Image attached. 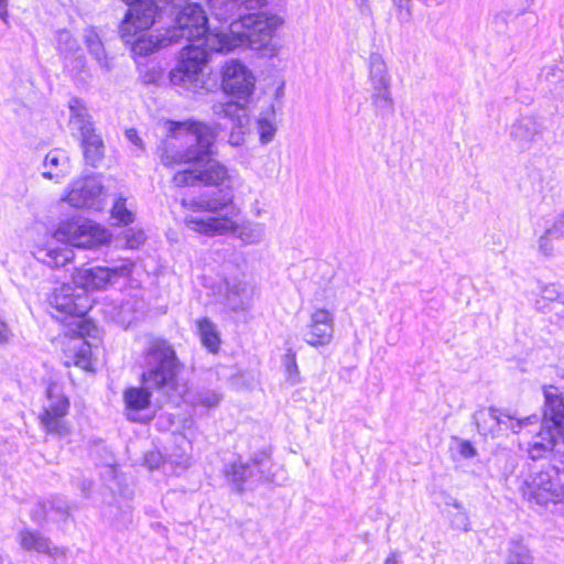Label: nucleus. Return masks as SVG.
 I'll return each mask as SVG.
<instances>
[{"instance_id":"nucleus-55","label":"nucleus","mask_w":564,"mask_h":564,"mask_svg":"<svg viewBox=\"0 0 564 564\" xmlns=\"http://www.w3.org/2000/svg\"><path fill=\"white\" fill-rule=\"evenodd\" d=\"M161 77H162V72H154L152 75L149 76L148 82L155 83Z\"/></svg>"},{"instance_id":"nucleus-2","label":"nucleus","mask_w":564,"mask_h":564,"mask_svg":"<svg viewBox=\"0 0 564 564\" xmlns=\"http://www.w3.org/2000/svg\"><path fill=\"white\" fill-rule=\"evenodd\" d=\"M166 6L180 9L175 18L174 26L167 32V36L149 34L143 35V54L158 48L178 43L181 40L189 42L199 41L200 45L191 44L182 48L177 66L171 72V80L193 91L205 88L206 79L204 69L213 53L207 44V35L219 28H207V15L202 6L188 3L187 0H143V29L151 26L159 11ZM220 30H223L220 28Z\"/></svg>"},{"instance_id":"nucleus-39","label":"nucleus","mask_w":564,"mask_h":564,"mask_svg":"<svg viewBox=\"0 0 564 564\" xmlns=\"http://www.w3.org/2000/svg\"><path fill=\"white\" fill-rule=\"evenodd\" d=\"M170 463L182 470L186 469L191 465V456L187 451L177 448L174 453L170 455Z\"/></svg>"},{"instance_id":"nucleus-53","label":"nucleus","mask_w":564,"mask_h":564,"mask_svg":"<svg viewBox=\"0 0 564 564\" xmlns=\"http://www.w3.org/2000/svg\"><path fill=\"white\" fill-rule=\"evenodd\" d=\"M127 138L132 141L133 143H137L139 140L138 131L135 129H129L126 131Z\"/></svg>"},{"instance_id":"nucleus-15","label":"nucleus","mask_w":564,"mask_h":564,"mask_svg":"<svg viewBox=\"0 0 564 564\" xmlns=\"http://www.w3.org/2000/svg\"><path fill=\"white\" fill-rule=\"evenodd\" d=\"M544 417L557 429L564 420V401L555 386H543Z\"/></svg>"},{"instance_id":"nucleus-8","label":"nucleus","mask_w":564,"mask_h":564,"mask_svg":"<svg viewBox=\"0 0 564 564\" xmlns=\"http://www.w3.org/2000/svg\"><path fill=\"white\" fill-rule=\"evenodd\" d=\"M257 78L252 69L242 61L230 58L220 67V85L223 91L247 104L256 91Z\"/></svg>"},{"instance_id":"nucleus-30","label":"nucleus","mask_w":564,"mask_h":564,"mask_svg":"<svg viewBox=\"0 0 564 564\" xmlns=\"http://www.w3.org/2000/svg\"><path fill=\"white\" fill-rule=\"evenodd\" d=\"M195 406L215 408L219 404L221 395L215 390H199L191 399H185Z\"/></svg>"},{"instance_id":"nucleus-20","label":"nucleus","mask_w":564,"mask_h":564,"mask_svg":"<svg viewBox=\"0 0 564 564\" xmlns=\"http://www.w3.org/2000/svg\"><path fill=\"white\" fill-rule=\"evenodd\" d=\"M82 147L88 164L96 166L102 160L105 145L99 134L94 132L82 138Z\"/></svg>"},{"instance_id":"nucleus-19","label":"nucleus","mask_w":564,"mask_h":564,"mask_svg":"<svg viewBox=\"0 0 564 564\" xmlns=\"http://www.w3.org/2000/svg\"><path fill=\"white\" fill-rule=\"evenodd\" d=\"M200 341L210 352L216 354L220 346V336L217 326L207 317L196 322Z\"/></svg>"},{"instance_id":"nucleus-45","label":"nucleus","mask_w":564,"mask_h":564,"mask_svg":"<svg viewBox=\"0 0 564 564\" xmlns=\"http://www.w3.org/2000/svg\"><path fill=\"white\" fill-rule=\"evenodd\" d=\"M124 237L127 248L138 249L141 246V238L139 234L133 232L131 229L126 231Z\"/></svg>"},{"instance_id":"nucleus-28","label":"nucleus","mask_w":564,"mask_h":564,"mask_svg":"<svg viewBox=\"0 0 564 564\" xmlns=\"http://www.w3.org/2000/svg\"><path fill=\"white\" fill-rule=\"evenodd\" d=\"M506 564H533V556L528 546L522 543L514 542L508 550Z\"/></svg>"},{"instance_id":"nucleus-63","label":"nucleus","mask_w":564,"mask_h":564,"mask_svg":"<svg viewBox=\"0 0 564 564\" xmlns=\"http://www.w3.org/2000/svg\"><path fill=\"white\" fill-rule=\"evenodd\" d=\"M563 377H564V375H563Z\"/></svg>"},{"instance_id":"nucleus-60","label":"nucleus","mask_w":564,"mask_h":564,"mask_svg":"<svg viewBox=\"0 0 564 564\" xmlns=\"http://www.w3.org/2000/svg\"><path fill=\"white\" fill-rule=\"evenodd\" d=\"M61 36H66V37H68V36H69V34H68L67 32H63V33H61Z\"/></svg>"},{"instance_id":"nucleus-58","label":"nucleus","mask_w":564,"mask_h":564,"mask_svg":"<svg viewBox=\"0 0 564 564\" xmlns=\"http://www.w3.org/2000/svg\"><path fill=\"white\" fill-rule=\"evenodd\" d=\"M284 94V90H283V86H280L278 89H276V96L278 97H282Z\"/></svg>"},{"instance_id":"nucleus-4","label":"nucleus","mask_w":564,"mask_h":564,"mask_svg":"<svg viewBox=\"0 0 564 564\" xmlns=\"http://www.w3.org/2000/svg\"><path fill=\"white\" fill-rule=\"evenodd\" d=\"M283 19L265 12L247 14L230 23L225 30H214L206 39L212 52L229 53L241 46L261 48L270 43Z\"/></svg>"},{"instance_id":"nucleus-62","label":"nucleus","mask_w":564,"mask_h":564,"mask_svg":"<svg viewBox=\"0 0 564 564\" xmlns=\"http://www.w3.org/2000/svg\"><path fill=\"white\" fill-rule=\"evenodd\" d=\"M560 301L564 303V295L560 297Z\"/></svg>"},{"instance_id":"nucleus-7","label":"nucleus","mask_w":564,"mask_h":564,"mask_svg":"<svg viewBox=\"0 0 564 564\" xmlns=\"http://www.w3.org/2000/svg\"><path fill=\"white\" fill-rule=\"evenodd\" d=\"M53 237L61 242L82 249H97L112 240L109 229L90 219L73 218L62 221Z\"/></svg>"},{"instance_id":"nucleus-22","label":"nucleus","mask_w":564,"mask_h":564,"mask_svg":"<svg viewBox=\"0 0 564 564\" xmlns=\"http://www.w3.org/2000/svg\"><path fill=\"white\" fill-rule=\"evenodd\" d=\"M369 79L373 88L390 86L388 67L380 55H371L369 61Z\"/></svg>"},{"instance_id":"nucleus-52","label":"nucleus","mask_w":564,"mask_h":564,"mask_svg":"<svg viewBox=\"0 0 564 564\" xmlns=\"http://www.w3.org/2000/svg\"><path fill=\"white\" fill-rule=\"evenodd\" d=\"M227 106V101L226 102H216L213 105L212 109H213V112L218 116V117H221V115L224 113L225 111V108Z\"/></svg>"},{"instance_id":"nucleus-6","label":"nucleus","mask_w":564,"mask_h":564,"mask_svg":"<svg viewBox=\"0 0 564 564\" xmlns=\"http://www.w3.org/2000/svg\"><path fill=\"white\" fill-rule=\"evenodd\" d=\"M148 364L151 366L143 382H149L158 389L165 388L185 399L186 388L180 383V372L183 364L177 359L175 350L164 339H152L148 347Z\"/></svg>"},{"instance_id":"nucleus-9","label":"nucleus","mask_w":564,"mask_h":564,"mask_svg":"<svg viewBox=\"0 0 564 564\" xmlns=\"http://www.w3.org/2000/svg\"><path fill=\"white\" fill-rule=\"evenodd\" d=\"M557 473L539 471L529 475L520 487V492L529 503L545 507L557 503L564 497V486Z\"/></svg>"},{"instance_id":"nucleus-5","label":"nucleus","mask_w":564,"mask_h":564,"mask_svg":"<svg viewBox=\"0 0 564 564\" xmlns=\"http://www.w3.org/2000/svg\"><path fill=\"white\" fill-rule=\"evenodd\" d=\"M226 213L218 212L205 219H195L189 229L193 232L206 237L235 236L242 245H259L265 239V225L251 220L239 223L237 216L239 209L228 207Z\"/></svg>"},{"instance_id":"nucleus-47","label":"nucleus","mask_w":564,"mask_h":564,"mask_svg":"<svg viewBox=\"0 0 564 564\" xmlns=\"http://www.w3.org/2000/svg\"><path fill=\"white\" fill-rule=\"evenodd\" d=\"M459 454L466 458L474 457L476 455V449L468 441H463L459 444Z\"/></svg>"},{"instance_id":"nucleus-13","label":"nucleus","mask_w":564,"mask_h":564,"mask_svg":"<svg viewBox=\"0 0 564 564\" xmlns=\"http://www.w3.org/2000/svg\"><path fill=\"white\" fill-rule=\"evenodd\" d=\"M334 332V313L329 310L317 307L310 315V321L303 332V339L313 347L327 346L333 340Z\"/></svg>"},{"instance_id":"nucleus-38","label":"nucleus","mask_w":564,"mask_h":564,"mask_svg":"<svg viewBox=\"0 0 564 564\" xmlns=\"http://www.w3.org/2000/svg\"><path fill=\"white\" fill-rule=\"evenodd\" d=\"M372 102L378 108H390L393 104L390 86L373 88Z\"/></svg>"},{"instance_id":"nucleus-54","label":"nucleus","mask_w":564,"mask_h":564,"mask_svg":"<svg viewBox=\"0 0 564 564\" xmlns=\"http://www.w3.org/2000/svg\"><path fill=\"white\" fill-rule=\"evenodd\" d=\"M383 564H399V557L397 553L390 554Z\"/></svg>"},{"instance_id":"nucleus-48","label":"nucleus","mask_w":564,"mask_h":564,"mask_svg":"<svg viewBox=\"0 0 564 564\" xmlns=\"http://www.w3.org/2000/svg\"><path fill=\"white\" fill-rule=\"evenodd\" d=\"M453 524L456 528L463 529L465 531L468 530V518L464 512H459L453 519Z\"/></svg>"},{"instance_id":"nucleus-16","label":"nucleus","mask_w":564,"mask_h":564,"mask_svg":"<svg viewBox=\"0 0 564 564\" xmlns=\"http://www.w3.org/2000/svg\"><path fill=\"white\" fill-rule=\"evenodd\" d=\"M19 542L22 549L29 552L33 551L36 553L47 554L50 556H57L63 554V552L57 546L52 545L47 538L35 531H21L19 533Z\"/></svg>"},{"instance_id":"nucleus-11","label":"nucleus","mask_w":564,"mask_h":564,"mask_svg":"<svg viewBox=\"0 0 564 564\" xmlns=\"http://www.w3.org/2000/svg\"><path fill=\"white\" fill-rule=\"evenodd\" d=\"M75 208L101 209L104 206V186L95 176H87L72 182L62 198Z\"/></svg>"},{"instance_id":"nucleus-26","label":"nucleus","mask_w":564,"mask_h":564,"mask_svg":"<svg viewBox=\"0 0 564 564\" xmlns=\"http://www.w3.org/2000/svg\"><path fill=\"white\" fill-rule=\"evenodd\" d=\"M538 437L540 440L534 441L530 448V455L533 459L541 457L545 452L552 451L555 445L553 432L550 426L543 429Z\"/></svg>"},{"instance_id":"nucleus-50","label":"nucleus","mask_w":564,"mask_h":564,"mask_svg":"<svg viewBox=\"0 0 564 564\" xmlns=\"http://www.w3.org/2000/svg\"><path fill=\"white\" fill-rule=\"evenodd\" d=\"M0 19L6 24L9 23L8 0H0Z\"/></svg>"},{"instance_id":"nucleus-34","label":"nucleus","mask_w":564,"mask_h":564,"mask_svg":"<svg viewBox=\"0 0 564 564\" xmlns=\"http://www.w3.org/2000/svg\"><path fill=\"white\" fill-rule=\"evenodd\" d=\"M541 77L551 85H564V61L543 67Z\"/></svg>"},{"instance_id":"nucleus-24","label":"nucleus","mask_w":564,"mask_h":564,"mask_svg":"<svg viewBox=\"0 0 564 564\" xmlns=\"http://www.w3.org/2000/svg\"><path fill=\"white\" fill-rule=\"evenodd\" d=\"M84 42L98 64L102 67H108L105 47L95 28H87L84 31Z\"/></svg>"},{"instance_id":"nucleus-3","label":"nucleus","mask_w":564,"mask_h":564,"mask_svg":"<svg viewBox=\"0 0 564 564\" xmlns=\"http://www.w3.org/2000/svg\"><path fill=\"white\" fill-rule=\"evenodd\" d=\"M50 305L57 312L76 318L75 329L77 337L69 339L64 350L66 367L76 366L86 371H94L91 359V347L85 340L86 336H91L96 332L93 322L85 318L87 312L91 308V300L85 290L70 284H62L55 288L50 296Z\"/></svg>"},{"instance_id":"nucleus-17","label":"nucleus","mask_w":564,"mask_h":564,"mask_svg":"<svg viewBox=\"0 0 564 564\" xmlns=\"http://www.w3.org/2000/svg\"><path fill=\"white\" fill-rule=\"evenodd\" d=\"M44 167L42 176L48 180L59 182L70 172V162L67 154L59 150L50 151L44 159Z\"/></svg>"},{"instance_id":"nucleus-32","label":"nucleus","mask_w":564,"mask_h":564,"mask_svg":"<svg viewBox=\"0 0 564 564\" xmlns=\"http://www.w3.org/2000/svg\"><path fill=\"white\" fill-rule=\"evenodd\" d=\"M282 362L286 381L292 386L300 383L301 375L296 362V355L292 349L284 354Z\"/></svg>"},{"instance_id":"nucleus-1","label":"nucleus","mask_w":564,"mask_h":564,"mask_svg":"<svg viewBox=\"0 0 564 564\" xmlns=\"http://www.w3.org/2000/svg\"><path fill=\"white\" fill-rule=\"evenodd\" d=\"M169 149L162 160L165 165L188 164L176 172L173 183L184 186H212L217 193L205 197L183 198L184 224L192 229L195 219L226 210L235 202V175L218 160L210 159L217 138L215 128L194 119L166 122Z\"/></svg>"},{"instance_id":"nucleus-49","label":"nucleus","mask_w":564,"mask_h":564,"mask_svg":"<svg viewBox=\"0 0 564 564\" xmlns=\"http://www.w3.org/2000/svg\"><path fill=\"white\" fill-rule=\"evenodd\" d=\"M129 313H130V307L129 306H122L120 312H119V314H118L119 322L122 325H124V326H129L132 323L133 318L127 316Z\"/></svg>"},{"instance_id":"nucleus-35","label":"nucleus","mask_w":564,"mask_h":564,"mask_svg":"<svg viewBox=\"0 0 564 564\" xmlns=\"http://www.w3.org/2000/svg\"><path fill=\"white\" fill-rule=\"evenodd\" d=\"M395 18L400 24L409 23L413 15L412 0H391Z\"/></svg>"},{"instance_id":"nucleus-14","label":"nucleus","mask_w":564,"mask_h":564,"mask_svg":"<svg viewBox=\"0 0 564 564\" xmlns=\"http://www.w3.org/2000/svg\"><path fill=\"white\" fill-rule=\"evenodd\" d=\"M120 36L124 44L130 46L131 54L137 61V56L141 54L139 51V44L141 42L140 7L131 8L127 11L120 25Z\"/></svg>"},{"instance_id":"nucleus-57","label":"nucleus","mask_w":564,"mask_h":564,"mask_svg":"<svg viewBox=\"0 0 564 564\" xmlns=\"http://www.w3.org/2000/svg\"><path fill=\"white\" fill-rule=\"evenodd\" d=\"M140 1L141 0H122V2H124L127 6H129L130 9L139 7Z\"/></svg>"},{"instance_id":"nucleus-56","label":"nucleus","mask_w":564,"mask_h":564,"mask_svg":"<svg viewBox=\"0 0 564 564\" xmlns=\"http://www.w3.org/2000/svg\"><path fill=\"white\" fill-rule=\"evenodd\" d=\"M149 393L147 392L145 388H143V399H142V402H143V410L150 404V400H149Z\"/></svg>"},{"instance_id":"nucleus-23","label":"nucleus","mask_w":564,"mask_h":564,"mask_svg":"<svg viewBox=\"0 0 564 564\" xmlns=\"http://www.w3.org/2000/svg\"><path fill=\"white\" fill-rule=\"evenodd\" d=\"M37 258L50 267H64L74 258L70 248L42 249L39 251Z\"/></svg>"},{"instance_id":"nucleus-59","label":"nucleus","mask_w":564,"mask_h":564,"mask_svg":"<svg viewBox=\"0 0 564 564\" xmlns=\"http://www.w3.org/2000/svg\"><path fill=\"white\" fill-rule=\"evenodd\" d=\"M253 214H254L257 217H260V216L262 215V209H260V208H256V209L253 210Z\"/></svg>"},{"instance_id":"nucleus-61","label":"nucleus","mask_w":564,"mask_h":564,"mask_svg":"<svg viewBox=\"0 0 564 564\" xmlns=\"http://www.w3.org/2000/svg\"><path fill=\"white\" fill-rule=\"evenodd\" d=\"M492 427H490L488 431H486V427H482V431H485V433H489V431L491 430Z\"/></svg>"},{"instance_id":"nucleus-37","label":"nucleus","mask_w":564,"mask_h":564,"mask_svg":"<svg viewBox=\"0 0 564 564\" xmlns=\"http://www.w3.org/2000/svg\"><path fill=\"white\" fill-rule=\"evenodd\" d=\"M531 122L527 119L518 121L512 127L511 135L514 140L521 144L529 142L532 139V132L530 130Z\"/></svg>"},{"instance_id":"nucleus-41","label":"nucleus","mask_w":564,"mask_h":564,"mask_svg":"<svg viewBox=\"0 0 564 564\" xmlns=\"http://www.w3.org/2000/svg\"><path fill=\"white\" fill-rule=\"evenodd\" d=\"M555 240L552 236L547 235V230L540 237L539 239V250L544 256H551L553 253L554 247L552 241Z\"/></svg>"},{"instance_id":"nucleus-44","label":"nucleus","mask_w":564,"mask_h":564,"mask_svg":"<svg viewBox=\"0 0 564 564\" xmlns=\"http://www.w3.org/2000/svg\"><path fill=\"white\" fill-rule=\"evenodd\" d=\"M536 421V416L533 415V416H528V417H524V419H517V417H513V422L512 424H510V429L513 433H519L524 426L529 425L532 423V421Z\"/></svg>"},{"instance_id":"nucleus-43","label":"nucleus","mask_w":564,"mask_h":564,"mask_svg":"<svg viewBox=\"0 0 564 564\" xmlns=\"http://www.w3.org/2000/svg\"><path fill=\"white\" fill-rule=\"evenodd\" d=\"M143 462L150 469H154L159 468L164 463V458L160 452H150L145 455Z\"/></svg>"},{"instance_id":"nucleus-12","label":"nucleus","mask_w":564,"mask_h":564,"mask_svg":"<svg viewBox=\"0 0 564 564\" xmlns=\"http://www.w3.org/2000/svg\"><path fill=\"white\" fill-rule=\"evenodd\" d=\"M130 272L128 265L79 268L73 273L72 280L75 286L88 294L89 290H102L119 276L128 275Z\"/></svg>"},{"instance_id":"nucleus-36","label":"nucleus","mask_w":564,"mask_h":564,"mask_svg":"<svg viewBox=\"0 0 564 564\" xmlns=\"http://www.w3.org/2000/svg\"><path fill=\"white\" fill-rule=\"evenodd\" d=\"M111 216L118 224L128 225L133 221V214L127 208L126 200L119 198L111 209Z\"/></svg>"},{"instance_id":"nucleus-27","label":"nucleus","mask_w":564,"mask_h":564,"mask_svg":"<svg viewBox=\"0 0 564 564\" xmlns=\"http://www.w3.org/2000/svg\"><path fill=\"white\" fill-rule=\"evenodd\" d=\"M252 470L249 464L240 460L234 462L226 468V477L236 485L238 490H241L242 482L251 477Z\"/></svg>"},{"instance_id":"nucleus-31","label":"nucleus","mask_w":564,"mask_h":564,"mask_svg":"<svg viewBox=\"0 0 564 564\" xmlns=\"http://www.w3.org/2000/svg\"><path fill=\"white\" fill-rule=\"evenodd\" d=\"M482 416H488L490 421H492L496 425V429H491L489 434L492 436H497L500 431H507L510 429V424L513 422L512 415L500 412L497 409H489L487 414H482Z\"/></svg>"},{"instance_id":"nucleus-51","label":"nucleus","mask_w":564,"mask_h":564,"mask_svg":"<svg viewBox=\"0 0 564 564\" xmlns=\"http://www.w3.org/2000/svg\"><path fill=\"white\" fill-rule=\"evenodd\" d=\"M543 296L547 300H560V295L556 294L555 290H553L552 288L550 286H546L544 290H543Z\"/></svg>"},{"instance_id":"nucleus-46","label":"nucleus","mask_w":564,"mask_h":564,"mask_svg":"<svg viewBox=\"0 0 564 564\" xmlns=\"http://www.w3.org/2000/svg\"><path fill=\"white\" fill-rule=\"evenodd\" d=\"M13 333L6 323V321L0 316V344H7L12 338Z\"/></svg>"},{"instance_id":"nucleus-10","label":"nucleus","mask_w":564,"mask_h":564,"mask_svg":"<svg viewBox=\"0 0 564 564\" xmlns=\"http://www.w3.org/2000/svg\"><path fill=\"white\" fill-rule=\"evenodd\" d=\"M47 402L44 404L39 420L41 426L51 434L65 436L69 433L65 416L69 411V400L62 388L51 383L46 390Z\"/></svg>"},{"instance_id":"nucleus-40","label":"nucleus","mask_w":564,"mask_h":564,"mask_svg":"<svg viewBox=\"0 0 564 564\" xmlns=\"http://www.w3.org/2000/svg\"><path fill=\"white\" fill-rule=\"evenodd\" d=\"M547 235L552 236L555 240L564 238V214L555 219L553 225L547 229Z\"/></svg>"},{"instance_id":"nucleus-42","label":"nucleus","mask_w":564,"mask_h":564,"mask_svg":"<svg viewBox=\"0 0 564 564\" xmlns=\"http://www.w3.org/2000/svg\"><path fill=\"white\" fill-rule=\"evenodd\" d=\"M243 127L245 126H239L237 124L236 128L232 129V131L230 132V135H229V140L228 142L232 145V147H239L241 144L245 143V131H243Z\"/></svg>"},{"instance_id":"nucleus-18","label":"nucleus","mask_w":564,"mask_h":564,"mask_svg":"<svg viewBox=\"0 0 564 564\" xmlns=\"http://www.w3.org/2000/svg\"><path fill=\"white\" fill-rule=\"evenodd\" d=\"M69 111V126L72 130L78 131L82 138L95 132L88 110L80 99H70Z\"/></svg>"},{"instance_id":"nucleus-21","label":"nucleus","mask_w":564,"mask_h":564,"mask_svg":"<svg viewBox=\"0 0 564 564\" xmlns=\"http://www.w3.org/2000/svg\"><path fill=\"white\" fill-rule=\"evenodd\" d=\"M257 129L262 144L270 143L276 133V115L273 107L263 110L258 118Z\"/></svg>"},{"instance_id":"nucleus-29","label":"nucleus","mask_w":564,"mask_h":564,"mask_svg":"<svg viewBox=\"0 0 564 564\" xmlns=\"http://www.w3.org/2000/svg\"><path fill=\"white\" fill-rule=\"evenodd\" d=\"M265 0H230L225 3V9L221 11H216L215 14L219 20H226L230 15H232L234 9L236 7H245L248 10L259 9L263 7Z\"/></svg>"},{"instance_id":"nucleus-33","label":"nucleus","mask_w":564,"mask_h":564,"mask_svg":"<svg viewBox=\"0 0 564 564\" xmlns=\"http://www.w3.org/2000/svg\"><path fill=\"white\" fill-rule=\"evenodd\" d=\"M242 100H229L227 101V106L225 108L223 118H229L230 120L237 122L239 126H247L248 117L246 115L245 107L240 104Z\"/></svg>"},{"instance_id":"nucleus-25","label":"nucleus","mask_w":564,"mask_h":564,"mask_svg":"<svg viewBox=\"0 0 564 564\" xmlns=\"http://www.w3.org/2000/svg\"><path fill=\"white\" fill-rule=\"evenodd\" d=\"M124 414L132 422L141 421V389L129 388L123 393Z\"/></svg>"}]
</instances>
